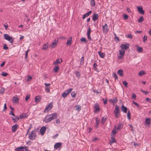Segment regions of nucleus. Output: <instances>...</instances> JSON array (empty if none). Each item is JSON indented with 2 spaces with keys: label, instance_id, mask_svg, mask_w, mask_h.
<instances>
[{
  "label": "nucleus",
  "instance_id": "obj_1",
  "mask_svg": "<svg viewBox=\"0 0 151 151\" xmlns=\"http://www.w3.org/2000/svg\"><path fill=\"white\" fill-rule=\"evenodd\" d=\"M57 114L56 113L48 115L45 118L44 121L45 122H49L53 120L56 119L57 118Z\"/></svg>",
  "mask_w": 151,
  "mask_h": 151
},
{
  "label": "nucleus",
  "instance_id": "obj_2",
  "mask_svg": "<svg viewBox=\"0 0 151 151\" xmlns=\"http://www.w3.org/2000/svg\"><path fill=\"white\" fill-rule=\"evenodd\" d=\"M4 37L5 40H8L11 43L13 44L14 42V39L12 37L7 34H5L4 35Z\"/></svg>",
  "mask_w": 151,
  "mask_h": 151
},
{
  "label": "nucleus",
  "instance_id": "obj_3",
  "mask_svg": "<svg viewBox=\"0 0 151 151\" xmlns=\"http://www.w3.org/2000/svg\"><path fill=\"white\" fill-rule=\"evenodd\" d=\"M36 131L33 130L32 131L30 134L29 135V138L32 140H33L35 139L36 137Z\"/></svg>",
  "mask_w": 151,
  "mask_h": 151
},
{
  "label": "nucleus",
  "instance_id": "obj_4",
  "mask_svg": "<svg viewBox=\"0 0 151 151\" xmlns=\"http://www.w3.org/2000/svg\"><path fill=\"white\" fill-rule=\"evenodd\" d=\"M52 107V102L50 103L46 107L44 110V112H47L50 110Z\"/></svg>",
  "mask_w": 151,
  "mask_h": 151
},
{
  "label": "nucleus",
  "instance_id": "obj_5",
  "mask_svg": "<svg viewBox=\"0 0 151 151\" xmlns=\"http://www.w3.org/2000/svg\"><path fill=\"white\" fill-rule=\"evenodd\" d=\"M73 90L72 88H70L68 90H66L62 94V96L63 97L66 96Z\"/></svg>",
  "mask_w": 151,
  "mask_h": 151
},
{
  "label": "nucleus",
  "instance_id": "obj_6",
  "mask_svg": "<svg viewBox=\"0 0 151 151\" xmlns=\"http://www.w3.org/2000/svg\"><path fill=\"white\" fill-rule=\"evenodd\" d=\"M129 44H127V45L124 44H122L120 45V47L121 48L122 50H127L129 48Z\"/></svg>",
  "mask_w": 151,
  "mask_h": 151
},
{
  "label": "nucleus",
  "instance_id": "obj_7",
  "mask_svg": "<svg viewBox=\"0 0 151 151\" xmlns=\"http://www.w3.org/2000/svg\"><path fill=\"white\" fill-rule=\"evenodd\" d=\"M119 54L120 56H119V58L120 59H122L124 56L125 51L124 50H119Z\"/></svg>",
  "mask_w": 151,
  "mask_h": 151
},
{
  "label": "nucleus",
  "instance_id": "obj_8",
  "mask_svg": "<svg viewBox=\"0 0 151 151\" xmlns=\"http://www.w3.org/2000/svg\"><path fill=\"white\" fill-rule=\"evenodd\" d=\"M58 43V39L57 40H56V39L54 40L51 44L50 45V47L52 48H53L55 46H56L57 43Z\"/></svg>",
  "mask_w": 151,
  "mask_h": 151
},
{
  "label": "nucleus",
  "instance_id": "obj_9",
  "mask_svg": "<svg viewBox=\"0 0 151 151\" xmlns=\"http://www.w3.org/2000/svg\"><path fill=\"white\" fill-rule=\"evenodd\" d=\"M45 85L46 87L45 90L46 92L49 93L50 92V83H45Z\"/></svg>",
  "mask_w": 151,
  "mask_h": 151
},
{
  "label": "nucleus",
  "instance_id": "obj_10",
  "mask_svg": "<svg viewBox=\"0 0 151 151\" xmlns=\"http://www.w3.org/2000/svg\"><path fill=\"white\" fill-rule=\"evenodd\" d=\"M103 31L104 33H107L108 32V31L109 30V29L108 28L107 25L106 24H105L103 26Z\"/></svg>",
  "mask_w": 151,
  "mask_h": 151
},
{
  "label": "nucleus",
  "instance_id": "obj_11",
  "mask_svg": "<svg viewBox=\"0 0 151 151\" xmlns=\"http://www.w3.org/2000/svg\"><path fill=\"white\" fill-rule=\"evenodd\" d=\"M151 119L150 118H146L145 120V124L146 125H147L148 127H149L150 124Z\"/></svg>",
  "mask_w": 151,
  "mask_h": 151
},
{
  "label": "nucleus",
  "instance_id": "obj_12",
  "mask_svg": "<svg viewBox=\"0 0 151 151\" xmlns=\"http://www.w3.org/2000/svg\"><path fill=\"white\" fill-rule=\"evenodd\" d=\"M137 8L139 12L141 14H144V11L143 9V8L141 7L137 6Z\"/></svg>",
  "mask_w": 151,
  "mask_h": 151
},
{
  "label": "nucleus",
  "instance_id": "obj_13",
  "mask_svg": "<svg viewBox=\"0 0 151 151\" xmlns=\"http://www.w3.org/2000/svg\"><path fill=\"white\" fill-rule=\"evenodd\" d=\"M94 108L96 112H99L100 111L99 106L98 103H96L95 104Z\"/></svg>",
  "mask_w": 151,
  "mask_h": 151
},
{
  "label": "nucleus",
  "instance_id": "obj_14",
  "mask_svg": "<svg viewBox=\"0 0 151 151\" xmlns=\"http://www.w3.org/2000/svg\"><path fill=\"white\" fill-rule=\"evenodd\" d=\"M135 46L137 47V52H142L143 49L142 47H140L137 45H135Z\"/></svg>",
  "mask_w": 151,
  "mask_h": 151
},
{
  "label": "nucleus",
  "instance_id": "obj_15",
  "mask_svg": "<svg viewBox=\"0 0 151 151\" xmlns=\"http://www.w3.org/2000/svg\"><path fill=\"white\" fill-rule=\"evenodd\" d=\"M72 38L73 37H70L66 43L67 45H70L71 44Z\"/></svg>",
  "mask_w": 151,
  "mask_h": 151
},
{
  "label": "nucleus",
  "instance_id": "obj_16",
  "mask_svg": "<svg viewBox=\"0 0 151 151\" xmlns=\"http://www.w3.org/2000/svg\"><path fill=\"white\" fill-rule=\"evenodd\" d=\"M28 116V115L27 114L23 113L21 114L19 116V119H24L26 118Z\"/></svg>",
  "mask_w": 151,
  "mask_h": 151
},
{
  "label": "nucleus",
  "instance_id": "obj_17",
  "mask_svg": "<svg viewBox=\"0 0 151 151\" xmlns=\"http://www.w3.org/2000/svg\"><path fill=\"white\" fill-rule=\"evenodd\" d=\"M19 100L18 98L17 97L14 96L12 99V102L14 103H17Z\"/></svg>",
  "mask_w": 151,
  "mask_h": 151
},
{
  "label": "nucleus",
  "instance_id": "obj_18",
  "mask_svg": "<svg viewBox=\"0 0 151 151\" xmlns=\"http://www.w3.org/2000/svg\"><path fill=\"white\" fill-rule=\"evenodd\" d=\"M114 113H120L119 107L117 105H116L114 111Z\"/></svg>",
  "mask_w": 151,
  "mask_h": 151
},
{
  "label": "nucleus",
  "instance_id": "obj_19",
  "mask_svg": "<svg viewBox=\"0 0 151 151\" xmlns=\"http://www.w3.org/2000/svg\"><path fill=\"white\" fill-rule=\"evenodd\" d=\"M98 18V15L97 14H94L93 16V19L94 21H96Z\"/></svg>",
  "mask_w": 151,
  "mask_h": 151
},
{
  "label": "nucleus",
  "instance_id": "obj_20",
  "mask_svg": "<svg viewBox=\"0 0 151 151\" xmlns=\"http://www.w3.org/2000/svg\"><path fill=\"white\" fill-rule=\"evenodd\" d=\"M18 126V125L17 124H15L12 127V132H14L17 129Z\"/></svg>",
  "mask_w": 151,
  "mask_h": 151
},
{
  "label": "nucleus",
  "instance_id": "obj_21",
  "mask_svg": "<svg viewBox=\"0 0 151 151\" xmlns=\"http://www.w3.org/2000/svg\"><path fill=\"white\" fill-rule=\"evenodd\" d=\"M61 145L62 143H61L58 142L54 145V148L56 149L59 148L61 147Z\"/></svg>",
  "mask_w": 151,
  "mask_h": 151
},
{
  "label": "nucleus",
  "instance_id": "obj_22",
  "mask_svg": "<svg viewBox=\"0 0 151 151\" xmlns=\"http://www.w3.org/2000/svg\"><path fill=\"white\" fill-rule=\"evenodd\" d=\"M46 127H41V128L40 129V132L41 133V134H43L44 133H45V132L46 131Z\"/></svg>",
  "mask_w": 151,
  "mask_h": 151
},
{
  "label": "nucleus",
  "instance_id": "obj_23",
  "mask_svg": "<svg viewBox=\"0 0 151 151\" xmlns=\"http://www.w3.org/2000/svg\"><path fill=\"white\" fill-rule=\"evenodd\" d=\"M118 100L117 99V97H116L114 99H110L109 100V102H112L113 104H114L115 102H117Z\"/></svg>",
  "mask_w": 151,
  "mask_h": 151
},
{
  "label": "nucleus",
  "instance_id": "obj_24",
  "mask_svg": "<svg viewBox=\"0 0 151 151\" xmlns=\"http://www.w3.org/2000/svg\"><path fill=\"white\" fill-rule=\"evenodd\" d=\"M123 71L122 69L119 70L117 72V73L121 77H122L123 76Z\"/></svg>",
  "mask_w": 151,
  "mask_h": 151
},
{
  "label": "nucleus",
  "instance_id": "obj_25",
  "mask_svg": "<svg viewBox=\"0 0 151 151\" xmlns=\"http://www.w3.org/2000/svg\"><path fill=\"white\" fill-rule=\"evenodd\" d=\"M62 60L61 58H59L57 59L55 62H54L53 64L54 65H56L58 63H60L62 62Z\"/></svg>",
  "mask_w": 151,
  "mask_h": 151
},
{
  "label": "nucleus",
  "instance_id": "obj_26",
  "mask_svg": "<svg viewBox=\"0 0 151 151\" xmlns=\"http://www.w3.org/2000/svg\"><path fill=\"white\" fill-rule=\"evenodd\" d=\"M121 109L122 111L124 112L125 113H127V108L126 107L122 105V106L121 107Z\"/></svg>",
  "mask_w": 151,
  "mask_h": 151
},
{
  "label": "nucleus",
  "instance_id": "obj_27",
  "mask_svg": "<svg viewBox=\"0 0 151 151\" xmlns=\"http://www.w3.org/2000/svg\"><path fill=\"white\" fill-rule=\"evenodd\" d=\"M91 11H89V12H88L87 13L84 14L83 15V17L82 18L83 19H85L86 17H87L88 16H89L91 14Z\"/></svg>",
  "mask_w": 151,
  "mask_h": 151
},
{
  "label": "nucleus",
  "instance_id": "obj_28",
  "mask_svg": "<svg viewBox=\"0 0 151 151\" xmlns=\"http://www.w3.org/2000/svg\"><path fill=\"white\" fill-rule=\"evenodd\" d=\"M116 130L117 129H115L114 128L112 130V132H111V136H114L117 133V132L116 131Z\"/></svg>",
  "mask_w": 151,
  "mask_h": 151
},
{
  "label": "nucleus",
  "instance_id": "obj_29",
  "mask_svg": "<svg viewBox=\"0 0 151 151\" xmlns=\"http://www.w3.org/2000/svg\"><path fill=\"white\" fill-rule=\"evenodd\" d=\"M123 127V125L120 122H119L118 127L116 128L117 130L121 129Z\"/></svg>",
  "mask_w": 151,
  "mask_h": 151
},
{
  "label": "nucleus",
  "instance_id": "obj_30",
  "mask_svg": "<svg viewBox=\"0 0 151 151\" xmlns=\"http://www.w3.org/2000/svg\"><path fill=\"white\" fill-rule=\"evenodd\" d=\"M59 69V66L58 65H57L54 66V68L53 69V70L54 72L56 73L57 72L58 70Z\"/></svg>",
  "mask_w": 151,
  "mask_h": 151
},
{
  "label": "nucleus",
  "instance_id": "obj_31",
  "mask_svg": "<svg viewBox=\"0 0 151 151\" xmlns=\"http://www.w3.org/2000/svg\"><path fill=\"white\" fill-rule=\"evenodd\" d=\"M96 127L97 128L98 127L99 124L100 122L99 119L97 117L96 118Z\"/></svg>",
  "mask_w": 151,
  "mask_h": 151
},
{
  "label": "nucleus",
  "instance_id": "obj_32",
  "mask_svg": "<svg viewBox=\"0 0 151 151\" xmlns=\"http://www.w3.org/2000/svg\"><path fill=\"white\" fill-rule=\"evenodd\" d=\"M106 118L107 116H104L102 118V119L101 120V122L102 124H104L106 122L107 119Z\"/></svg>",
  "mask_w": 151,
  "mask_h": 151
},
{
  "label": "nucleus",
  "instance_id": "obj_33",
  "mask_svg": "<svg viewBox=\"0 0 151 151\" xmlns=\"http://www.w3.org/2000/svg\"><path fill=\"white\" fill-rule=\"evenodd\" d=\"M99 55L100 57L102 58H104L105 56V54L100 51L98 52Z\"/></svg>",
  "mask_w": 151,
  "mask_h": 151
},
{
  "label": "nucleus",
  "instance_id": "obj_34",
  "mask_svg": "<svg viewBox=\"0 0 151 151\" xmlns=\"http://www.w3.org/2000/svg\"><path fill=\"white\" fill-rule=\"evenodd\" d=\"M144 20V19L143 16H141L138 19V22L139 23H141Z\"/></svg>",
  "mask_w": 151,
  "mask_h": 151
},
{
  "label": "nucleus",
  "instance_id": "obj_35",
  "mask_svg": "<svg viewBox=\"0 0 151 151\" xmlns=\"http://www.w3.org/2000/svg\"><path fill=\"white\" fill-rule=\"evenodd\" d=\"M111 136V141L110 142V144H112L113 143L115 142H116V140L114 137V136Z\"/></svg>",
  "mask_w": 151,
  "mask_h": 151
},
{
  "label": "nucleus",
  "instance_id": "obj_36",
  "mask_svg": "<svg viewBox=\"0 0 151 151\" xmlns=\"http://www.w3.org/2000/svg\"><path fill=\"white\" fill-rule=\"evenodd\" d=\"M41 99V98L40 96H37L35 98V102H38Z\"/></svg>",
  "mask_w": 151,
  "mask_h": 151
},
{
  "label": "nucleus",
  "instance_id": "obj_37",
  "mask_svg": "<svg viewBox=\"0 0 151 151\" xmlns=\"http://www.w3.org/2000/svg\"><path fill=\"white\" fill-rule=\"evenodd\" d=\"M146 74V72L144 70H142L139 73V76H142L143 75L145 74Z\"/></svg>",
  "mask_w": 151,
  "mask_h": 151
},
{
  "label": "nucleus",
  "instance_id": "obj_38",
  "mask_svg": "<svg viewBox=\"0 0 151 151\" xmlns=\"http://www.w3.org/2000/svg\"><path fill=\"white\" fill-rule=\"evenodd\" d=\"M19 149L25 150V151H27L28 150L27 147L25 146L19 147Z\"/></svg>",
  "mask_w": 151,
  "mask_h": 151
},
{
  "label": "nucleus",
  "instance_id": "obj_39",
  "mask_svg": "<svg viewBox=\"0 0 151 151\" xmlns=\"http://www.w3.org/2000/svg\"><path fill=\"white\" fill-rule=\"evenodd\" d=\"M91 5L92 6H94L95 5V3L94 0H91Z\"/></svg>",
  "mask_w": 151,
  "mask_h": 151
},
{
  "label": "nucleus",
  "instance_id": "obj_40",
  "mask_svg": "<svg viewBox=\"0 0 151 151\" xmlns=\"http://www.w3.org/2000/svg\"><path fill=\"white\" fill-rule=\"evenodd\" d=\"M12 118L14 122H16L17 120L19 119V118L17 116L15 117H12Z\"/></svg>",
  "mask_w": 151,
  "mask_h": 151
},
{
  "label": "nucleus",
  "instance_id": "obj_41",
  "mask_svg": "<svg viewBox=\"0 0 151 151\" xmlns=\"http://www.w3.org/2000/svg\"><path fill=\"white\" fill-rule=\"evenodd\" d=\"M127 115L128 119H131V114L129 111H128Z\"/></svg>",
  "mask_w": 151,
  "mask_h": 151
},
{
  "label": "nucleus",
  "instance_id": "obj_42",
  "mask_svg": "<svg viewBox=\"0 0 151 151\" xmlns=\"http://www.w3.org/2000/svg\"><path fill=\"white\" fill-rule=\"evenodd\" d=\"M84 57H82L81 60L80 61V64L81 65H83L84 63Z\"/></svg>",
  "mask_w": 151,
  "mask_h": 151
},
{
  "label": "nucleus",
  "instance_id": "obj_43",
  "mask_svg": "<svg viewBox=\"0 0 151 151\" xmlns=\"http://www.w3.org/2000/svg\"><path fill=\"white\" fill-rule=\"evenodd\" d=\"M48 48V46L47 44L44 45L42 49L44 50H46Z\"/></svg>",
  "mask_w": 151,
  "mask_h": 151
},
{
  "label": "nucleus",
  "instance_id": "obj_44",
  "mask_svg": "<svg viewBox=\"0 0 151 151\" xmlns=\"http://www.w3.org/2000/svg\"><path fill=\"white\" fill-rule=\"evenodd\" d=\"M76 107L77 108L76 109V110L79 111L81 110V106L80 105H78L76 106Z\"/></svg>",
  "mask_w": 151,
  "mask_h": 151
},
{
  "label": "nucleus",
  "instance_id": "obj_45",
  "mask_svg": "<svg viewBox=\"0 0 151 151\" xmlns=\"http://www.w3.org/2000/svg\"><path fill=\"white\" fill-rule=\"evenodd\" d=\"M112 75L114 76V78H115V79H118V77L116 73H114L112 74Z\"/></svg>",
  "mask_w": 151,
  "mask_h": 151
},
{
  "label": "nucleus",
  "instance_id": "obj_46",
  "mask_svg": "<svg viewBox=\"0 0 151 151\" xmlns=\"http://www.w3.org/2000/svg\"><path fill=\"white\" fill-rule=\"evenodd\" d=\"M81 41L82 42H86V39L84 37H82L81 40Z\"/></svg>",
  "mask_w": 151,
  "mask_h": 151
},
{
  "label": "nucleus",
  "instance_id": "obj_47",
  "mask_svg": "<svg viewBox=\"0 0 151 151\" xmlns=\"http://www.w3.org/2000/svg\"><path fill=\"white\" fill-rule=\"evenodd\" d=\"M30 95L29 94H28L27 95L26 98H25V100L27 101L30 98Z\"/></svg>",
  "mask_w": 151,
  "mask_h": 151
},
{
  "label": "nucleus",
  "instance_id": "obj_48",
  "mask_svg": "<svg viewBox=\"0 0 151 151\" xmlns=\"http://www.w3.org/2000/svg\"><path fill=\"white\" fill-rule=\"evenodd\" d=\"M5 89L3 88H2L0 89V93L3 94L4 92Z\"/></svg>",
  "mask_w": 151,
  "mask_h": 151
},
{
  "label": "nucleus",
  "instance_id": "obj_49",
  "mask_svg": "<svg viewBox=\"0 0 151 151\" xmlns=\"http://www.w3.org/2000/svg\"><path fill=\"white\" fill-rule=\"evenodd\" d=\"M71 96L73 97V98L75 97H76V93L75 92L73 91L71 93Z\"/></svg>",
  "mask_w": 151,
  "mask_h": 151
},
{
  "label": "nucleus",
  "instance_id": "obj_50",
  "mask_svg": "<svg viewBox=\"0 0 151 151\" xmlns=\"http://www.w3.org/2000/svg\"><path fill=\"white\" fill-rule=\"evenodd\" d=\"M32 78V76L30 75H29L27 77V81L31 80Z\"/></svg>",
  "mask_w": 151,
  "mask_h": 151
},
{
  "label": "nucleus",
  "instance_id": "obj_51",
  "mask_svg": "<svg viewBox=\"0 0 151 151\" xmlns=\"http://www.w3.org/2000/svg\"><path fill=\"white\" fill-rule=\"evenodd\" d=\"M147 39V37L146 35H145L143 37V42H145Z\"/></svg>",
  "mask_w": 151,
  "mask_h": 151
},
{
  "label": "nucleus",
  "instance_id": "obj_52",
  "mask_svg": "<svg viewBox=\"0 0 151 151\" xmlns=\"http://www.w3.org/2000/svg\"><path fill=\"white\" fill-rule=\"evenodd\" d=\"M115 116L116 118H118L120 114V113H114Z\"/></svg>",
  "mask_w": 151,
  "mask_h": 151
},
{
  "label": "nucleus",
  "instance_id": "obj_53",
  "mask_svg": "<svg viewBox=\"0 0 151 151\" xmlns=\"http://www.w3.org/2000/svg\"><path fill=\"white\" fill-rule=\"evenodd\" d=\"M127 37L128 38H130V39H132L133 36L131 34L127 35Z\"/></svg>",
  "mask_w": 151,
  "mask_h": 151
},
{
  "label": "nucleus",
  "instance_id": "obj_54",
  "mask_svg": "<svg viewBox=\"0 0 151 151\" xmlns=\"http://www.w3.org/2000/svg\"><path fill=\"white\" fill-rule=\"evenodd\" d=\"M91 32V29L90 27H88V30L87 32V35H90Z\"/></svg>",
  "mask_w": 151,
  "mask_h": 151
},
{
  "label": "nucleus",
  "instance_id": "obj_55",
  "mask_svg": "<svg viewBox=\"0 0 151 151\" xmlns=\"http://www.w3.org/2000/svg\"><path fill=\"white\" fill-rule=\"evenodd\" d=\"M4 26L5 27V30H7L8 27V25L7 23H5L4 24Z\"/></svg>",
  "mask_w": 151,
  "mask_h": 151
},
{
  "label": "nucleus",
  "instance_id": "obj_56",
  "mask_svg": "<svg viewBox=\"0 0 151 151\" xmlns=\"http://www.w3.org/2000/svg\"><path fill=\"white\" fill-rule=\"evenodd\" d=\"M141 91L144 93L145 95H147L149 93V92L148 91H144L142 90H141Z\"/></svg>",
  "mask_w": 151,
  "mask_h": 151
},
{
  "label": "nucleus",
  "instance_id": "obj_57",
  "mask_svg": "<svg viewBox=\"0 0 151 151\" xmlns=\"http://www.w3.org/2000/svg\"><path fill=\"white\" fill-rule=\"evenodd\" d=\"M123 84L126 87H127L128 83L126 81H124L123 82Z\"/></svg>",
  "mask_w": 151,
  "mask_h": 151
},
{
  "label": "nucleus",
  "instance_id": "obj_58",
  "mask_svg": "<svg viewBox=\"0 0 151 151\" xmlns=\"http://www.w3.org/2000/svg\"><path fill=\"white\" fill-rule=\"evenodd\" d=\"M29 50H27L25 52V58L26 59L27 57V55L28 54V52L29 51Z\"/></svg>",
  "mask_w": 151,
  "mask_h": 151
},
{
  "label": "nucleus",
  "instance_id": "obj_59",
  "mask_svg": "<svg viewBox=\"0 0 151 151\" xmlns=\"http://www.w3.org/2000/svg\"><path fill=\"white\" fill-rule=\"evenodd\" d=\"M103 101H104V104H106L107 102V99H105V100H104V99L103 98L102 99Z\"/></svg>",
  "mask_w": 151,
  "mask_h": 151
},
{
  "label": "nucleus",
  "instance_id": "obj_60",
  "mask_svg": "<svg viewBox=\"0 0 151 151\" xmlns=\"http://www.w3.org/2000/svg\"><path fill=\"white\" fill-rule=\"evenodd\" d=\"M8 75V74L4 72H3L2 73L1 75L3 76H6Z\"/></svg>",
  "mask_w": 151,
  "mask_h": 151
},
{
  "label": "nucleus",
  "instance_id": "obj_61",
  "mask_svg": "<svg viewBox=\"0 0 151 151\" xmlns=\"http://www.w3.org/2000/svg\"><path fill=\"white\" fill-rule=\"evenodd\" d=\"M3 49L4 50H7L8 49V47L6 46V44H4L3 46Z\"/></svg>",
  "mask_w": 151,
  "mask_h": 151
},
{
  "label": "nucleus",
  "instance_id": "obj_62",
  "mask_svg": "<svg viewBox=\"0 0 151 151\" xmlns=\"http://www.w3.org/2000/svg\"><path fill=\"white\" fill-rule=\"evenodd\" d=\"M128 17H129L127 15L124 14V19H128Z\"/></svg>",
  "mask_w": 151,
  "mask_h": 151
},
{
  "label": "nucleus",
  "instance_id": "obj_63",
  "mask_svg": "<svg viewBox=\"0 0 151 151\" xmlns=\"http://www.w3.org/2000/svg\"><path fill=\"white\" fill-rule=\"evenodd\" d=\"M76 74L77 76H80V74L78 71H77L76 73Z\"/></svg>",
  "mask_w": 151,
  "mask_h": 151
},
{
  "label": "nucleus",
  "instance_id": "obj_64",
  "mask_svg": "<svg viewBox=\"0 0 151 151\" xmlns=\"http://www.w3.org/2000/svg\"><path fill=\"white\" fill-rule=\"evenodd\" d=\"M133 103L136 106H137V107H139V104L137 102H135L134 101H133Z\"/></svg>",
  "mask_w": 151,
  "mask_h": 151
}]
</instances>
